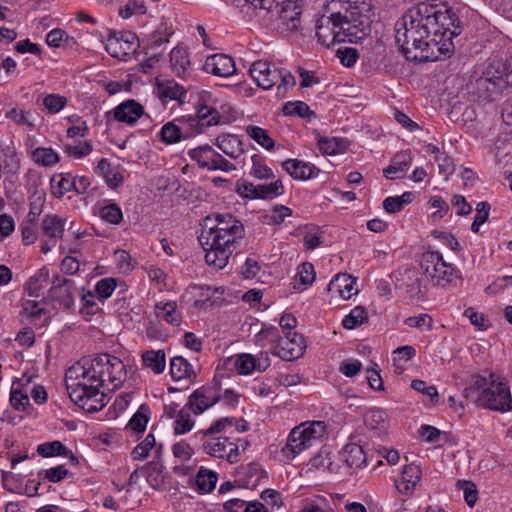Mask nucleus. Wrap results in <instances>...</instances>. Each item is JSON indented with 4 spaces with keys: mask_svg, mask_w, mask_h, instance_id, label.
<instances>
[{
    "mask_svg": "<svg viewBox=\"0 0 512 512\" xmlns=\"http://www.w3.org/2000/svg\"><path fill=\"white\" fill-rule=\"evenodd\" d=\"M330 16H322L316 25L319 43L329 48L341 42H357L370 31V0H331Z\"/></svg>",
    "mask_w": 512,
    "mask_h": 512,
    "instance_id": "3",
    "label": "nucleus"
},
{
    "mask_svg": "<svg viewBox=\"0 0 512 512\" xmlns=\"http://www.w3.org/2000/svg\"><path fill=\"white\" fill-rule=\"evenodd\" d=\"M142 365L155 374H161L166 366L165 352L163 350H148L142 354Z\"/></svg>",
    "mask_w": 512,
    "mask_h": 512,
    "instance_id": "30",
    "label": "nucleus"
},
{
    "mask_svg": "<svg viewBox=\"0 0 512 512\" xmlns=\"http://www.w3.org/2000/svg\"><path fill=\"white\" fill-rule=\"evenodd\" d=\"M156 441L153 434H148L145 439L139 443L132 451L133 458L136 460L145 459L149 451L155 446Z\"/></svg>",
    "mask_w": 512,
    "mask_h": 512,
    "instance_id": "57",
    "label": "nucleus"
},
{
    "mask_svg": "<svg viewBox=\"0 0 512 512\" xmlns=\"http://www.w3.org/2000/svg\"><path fill=\"white\" fill-rule=\"evenodd\" d=\"M387 415L381 409H370L364 415V423L366 427L373 431L383 432L387 428Z\"/></svg>",
    "mask_w": 512,
    "mask_h": 512,
    "instance_id": "35",
    "label": "nucleus"
},
{
    "mask_svg": "<svg viewBox=\"0 0 512 512\" xmlns=\"http://www.w3.org/2000/svg\"><path fill=\"white\" fill-rule=\"evenodd\" d=\"M172 452L175 458L179 459L181 463L190 460L193 455L192 447L184 441L175 443L172 447Z\"/></svg>",
    "mask_w": 512,
    "mask_h": 512,
    "instance_id": "63",
    "label": "nucleus"
},
{
    "mask_svg": "<svg viewBox=\"0 0 512 512\" xmlns=\"http://www.w3.org/2000/svg\"><path fill=\"white\" fill-rule=\"evenodd\" d=\"M464 395L478 407L506 413L512 410V395L508 381L499 375L489 373L472 377Z\"/></svg>",
    "mask_w": 512,
    "mask_h": 512,
    "instance_id": "5",
    "label": "nucleus"
},
{
    "mask_svg": "<svg viewBox=\"0 0 512 512\" xmlns=\"http://www.w3.org/2000/svg\"><path fill=\"white\" fill-rule=\"evenodd\" d=\"M68 120L73 123L71 127L67 129V136L70 138L74 137H85L88 132V126L85 121L80 117L72 116Z\"/></svg>",
    "mask_w": 512,
    "mask_h": 512,
    "instance_id": "59",
    "label": "nucleus"
},
{
    "mask_svg": "<svg viewBox=\"0 0 512 512\" xmlns=\"http://www.w3.org/2000/svg\"><path fill=\"white\" fill-rule=\"evenodd\" d=\"M420 266L426 278L436 286L448 287L460 278L459 272L451 264L446 263L438 251L425 252Z\"/></svg>",
    "mask_w": 512,
    "mask_h": 512,
    "instance_id": "8",
    "label": "nucleus"
},
{
    "mask_svg": "<svg viewBox=\"0 0 512 512\" xmlns=\"http://www.w3.org/2000/svg\"><path fill=\"white\" fill-rule=\"evenodd\" d=\"M96 214L106 223L118 225L123 220V213L120 206L116 203H109L100 206Z\"/></svg>",
    "mask_w": 512,
    "mask_h": 512,
    "instance_id": "37",
    "label": "nucleus"
},
{
    "mask_svg": "<svg viewBox=\"0 0 512 512\" xmlns=\"http://www.w3.org/2000/svg\"><path fill=\"white\" fill-rule=\"evenodd\" d=\"M228 119L223 118L213 107L201 106L196 115L182 116L168 122L159 131V139L165 144H174L192 134H199L205 128L225 124Z\"/></svg>",
    "mask_w": 512,
    "mask_h": 512,
    "instance_id": "6",
    "label": "nucleus"
},
{
    "mask_svg": "<svg viewBox=\"0 0 512 512\" xmlns=\"http://www.w3.org/2000/svg\"><path fill=\"white\" fill-rule=\"evenodd\" d=\"M405 324L409 327L430 330L433 320L428 314H419L418 316L409 317L405 320Z\"/></svg>",
    "mask_w": 512,
    "mask_h": 512,
    "instance_id": "62",
    "label": "nucleus"
},
{
    "mask_svg": "<svg viewBox=\"0 0 512 512\" xmlns=\"http://www.w3.org/2000/svg\"><path fill=\"white\" fill-rule=\"evenodd\" d=\"M65 230V220L53 214L45 215L41 222V231L50 242L56 244L61 239Z\"/></svg>",
    "mask_w": 512,
    "mask_h": 512,
    "instance_id": "23",
    "label": "nucleus"
},
{
    "mask_svg": "<svg viewBox=\"0 0 512 512\" xmlns=\"http://www.w3.org/2000/svg\"><path fill=\"white\" fill-rule=\"evenodd\" d=\"M194 420L192 419L189 411L185 409L174 421L173 430L177 435L185 434L192 430L194 426Z\"/></svg>",
    "mask_w": 512,
    "mask_h": 512,
    "instance_id": "53",
    "label": "nucleus"
},
{
    "mask_svg": "<svg viewBox=\"0 0 512 512\" xmlns=\"http://www.w3.org/2000/svg\"><path fill=\"white\" fill-rule=\"evenodd\" d=\"M412 159L408 152H400L396 154L392 163L383 170L384 176L387 179L402 178L408 171Z\"/></svg>",
    "mask_w": 512,
    "mask_h": 512,
    "instance_id": "27",
    "label": "nucleus"
},
{
    "mask_svg": "<svg viewBox=\"0 0 512 512\" xmlns=\"http://www.w3.org/2000/svg\"><path fill=\"white\" fill-rule=\"evenodd\" d=\"M204 69L206 72L219 77H229L236 71L232 57L226 54H215L208 57Z\"/></svg>",
    "mask_w": 512,
    "mask_h": 512,
    "instance_id": "19",
    "label": "nucleus"
},
{
    "mask_svg": "<svg viewBox=\"0 0 512 512\" xmlns=\"http://www.w3.org/2000/svg\"><path fill=\"white\" fill-rule=\"evenodd\" d=\"M249 74L255 83L265 90L276 85L281 76L278 67L263 60L254 62L249 69Z\"/></svg>",
    "mask_w": 512,
    "mask_h": 512,
    "instance_id": "14",
    "label": "nucleus"
},
{
    "mask_svg": "<svg viewBox=\"0 0 512 512\" xmlns=\"http://www.w3.org/2000/svg\"><path fill=\"white\" fill-rule=\"evenodd\" d=\"M215 145L232 159H237L244 153L242 141L233 134L219 135L215 139Z\"/></svg>",
    "mask_w": 512,
    "mask_h": 512,
    "instance_id": "26",
    "label": "nucleus"
},
{
    "mask_svg": "<svg viewBox=\"0 0 512 512\" xmlns=\"http://www.w3.org/2000/svg\"><path fill=\"white\" fill-rule=\"evenodd\" d=\"M305 341L302 335L296 332H288L284 337H280L274 347V354L281 359L291 361L303 355L305 350Z\"/></svg>",
    "mask_w": 512,
    "mask_h": 512,
    "instance_id": "13",
    "label": "nucleus"
},
{
    "mask_svg": "<svg viewBox=\"0 0 512 512\" xmlns=\"http://www.w3.org/2000/svg\"><path fill=\"white\" fill-rule=\"evenodd\" d=\"M157 92L161 98L179 100L183 102L186 91L182 86L173 80L157 81Z\"/></svg>",
    "mask_w": 512,
    "mask_h": 512,
    "instance_id": "31",
    "label": "nucleus"
},
{
    "mask_svg": "<svg viewBox=\"0 0 512 512\" xmlns=\"http://www.w3.org/2000/svg\"><path fill=\"white\" fill-rule=\"evenodd\" d=\"M188 155L193 161L197 162L201 168H205L210 171L220 170L229 172L236 169L231 162L226 160L210 145H203L191 149L189 150Z\"/></svg>",
    "mask_w": 512,
    "mask_h": 512,
    "instance_id": "11",
    "label": "nucleus"
},
{
    "mask_svg": "<svg viewBox=\"0 0 512 512\" xmlns=\"http://www.w3.org/2000/svg\"><path fill=\"white\" fill-rule=\"evenodd\" d=\"M117 287V279L107 277L99 280L95 285V291L99 298H109Z\"/></svg>",
    "mask_w": 512,
    "mask_h": 512,
    "instance_id": "56",
    "label": "nucleus"
},
{
    "mask_svg": "<svg viewBox=\"0 0 512 512\" xmlns=\"http://www.w3.org/2000/svg\"><path fill=\"white\" fill-rule=\"evenodd\" d=\"M368 320V313L362 306H356L342 320V325L346 329H354Z\"/></svg>",
    "mask_w": 512,
    "mask_h": 512,
    "instance_id": "44",
    "label": "nucleus"
},
{
    "mask_svg": "<svg viewBox=\"0 0 512 512\" xmlns=\"http://www.w3.org/2000/svg\"><path fill=\"white\" fill-rule=\"evenodd\" d=\"M64 151L69 157L81 159L93 151V145L91 141H81L77 144H65Z\"/></svg>",
    "mask_w": 512,
    "mask_h": 512,
    "instance_id": "49",
    "label": "nucleus"
},
{
    "mask_svg": "<svg viewBox=\"0 0 512 512\" xmlns=\"http://www.w3.org/2000/svg\"><path fill=\"white\" fill-rule=\"evenodd\" d=\"M146 13V7L141 0H129L126 5L119 10V15L123 19H128L133 15H143Z\"/></svg>",
    "mask_w": 512,
    "mask_h": 512,
    "instance_id": "55",
    "label": "nucleus"
},
{
    "mask_svg": "<svg viewBox=\"0 0 512 512\" xmlns=\"http://www.w3.org/2000/svg\"><path fill=\"white\" fill-rule=\"evenodd\" d=\"M297 277L304 286L314 282L316 274L314 266L311 263H303L298 267Z\"/></svg>",
    "mask_w": 512,
    "mask_h": 512,
    "instance_id": "60",
    "label": "nucleus"
},
{
    "mask_svg": "<svg viewBox=\"0 0 512 512\" xmlns=\"http://www.w3.org/2000/svg\"><path fill=\"white\" fill-rule=\"evenodd\" d=\"M32 160L37 165L48 167L58 163L60 157L52 148L39 147L33 150Z\"/></svg>",
    "mask_w": 512,
    "mask_h": 512,
    "instance_id": "38",
    "label": "nucleus"
},
{
    "mask_svg": "<svg viewBox=\"0 0 512 512\" xmlns=\"http://www.w3.org/2000/svg\"><path fill=\"white\" fill-rule=\"evenodd\" d=\"M67 474L68 470L63 465H58L39 473L43 479L53 483L61 481Z\"/></svg>",
    "mask_w": 512,
    "mask_h": 512,
    "instance_id": "61",
    "label": "nucleus"
},
{
    "mask_svg": "<svg viewBox=\"0 0 512 512\" xmlns=\"http://www.w3.org/2000/svg\"><path fill=\"white\" fill-rule=\"evenodd\" d=\"M301 7L296 1L288 0L281 4L276 18V25L282 33L298 30L301 23Z\"/></svg>",
    "mask_w": 512,
    "mask_h": 512,
    "instance_id": "15",
    "label": "nucleus"
},
{
    "mask_svg": "<svg viewBox=\"0 0 512 512\" xmlns=\"http://www.w3.org/2000/svg\"><path fill=\"white\" fill-rule=\"evenodd\" d=\"M284 193V186L280 180H276L269 184L257 185V198L272 199Z\"/></svg>",
    "mask_w": 512,
    "mask_h": 512,
    "instance_id": "47",
    "label": "nucleus"
},
{
    "mask_svg": "<svg viewBox=\"0 0 512 512\" xmlns=\"http://www.w3.org/2000/svg\"><path fill=\"white\" fill-rule=\"evenodd\" d=\"M125 374L124 363L110 354L83 358L66 370V389L78 406L87 412H96L106 404L104 390L119 388Z\"/></svg>",
    "mask_w": 512,
    "mask_h": 512,
    "instance_id": "2",
    "label": "nucleus"
},
{
    "mask_svg": "<svg viewBox=\"0 0 512 512\" xmlns=\"http://www.w3.org/2000/svg\"><path fill=\"white\" fill-rule=\"evenodd\" d=\"M170 374L174 381L186 380L194 382L197 374L192 365L182 356L173 357L170 361Z\"/></svg>",
    "mask_w": 512,
    "mask_h": 512,
    "instance_id": "24",
    "label": "nucleus"
},
{
    "mask_svg": "<svg viewBox=\"0 0 512 512\" xmlns=\"http://www.w3.org/2000/svg\"><path fill=\"white\" fill-rule=\"evenodd\" d=\"M222 396L214 385H206L196 389L188 398L186 407L195 415H200L220 401Z\"/></svg>",
    "mask_w": 512,
    "mask_h": 512,
    "instance_id": "12",
    "label": "nucleus"
},
{
    "mask_svg": "<svg viewBox=\"0 0 512 512\" xmlns=\"http://www.w3.org/2000/svg\"><path fill=\"white\" fill-rule=\"evenodd\" d=\"M22 315L35 325H45L48 321V315L41 302L26 300L22 304Z\"/></svg>",
    "mask_w": 512,
    "mask_h": 512,
    "instance_id": "28",
    "label": "nucleus"
},
{
    "mask_svg": "<svg viewBox=\"0 0 512 512\" xmlns=\"http://www.w3.org/2000/svg\"><path fill=\"white\" fill-rule=\"evenodd\" d=\"M170 63L173 72H175L177 76L183 77L190 66L187 51L180 47L173 48L170 53Z\"/></svg>",
    "mask_w": 512,
    "mask_h": 512,
    "instance_id": "33",
    "label": "nucleus"
},
{
    "mask_svg": "<svg viewBox=\"0 0 512 512\" xmlns=\"http://www.w3.org/2000/svg\"><path fill=\"white\" fill-rule=\"evenodd\" d=\"M461 33L460 21L448 8L419 3L395 25V41L407 60L428 61L454 51L453 38Z\"/></svg>",
    "mask_w": 512,
    "mask_h": 512,
    "instance_id": "1",
    "label": "nucleus"
},
{
    "mask_svg": "<svg viewBox=\"0 0 512 512\" xmlns=\"http://www.w3.org/2000/svg\"><path fill=\"white\" fill-rule=\"evenodd\" d=\"M245 132L251 139L261 145L263 148L267 150H272L274 148V140L268 135L265 129L255 125H248L245 128Z\"/></svg>",
    "mask_w": 512,
    "mask_h": 512,
    "instance_id": "39",
    "label": "nucleus"
},
{
    "mask_svg": "<svg viewBox=\"0 0 512 512\" xmlns=\"http://www.w3.org/2000/svg\"><path fill=\"white\" fill-rule=\"evenodd\" d=\"M217 482L216 473L200 469L196 475L195 483L199 491L207 493L215 488Z\"/></svg>",
    "mask_w": 512,
    "mask_h": 512,
    "instance_id": "46",
    "label": "nucleus"
},
{
    "mask_svg": "<svg viewBox=\"0 0 512 512\" xmlns=\"http://www.w3.org/2000/svg\"><path fill=\"white\" fill-rule=\"evenodd\" d=\"M10 403L16 410L25 411L29 405L27 392L22 388H16L15 384H13L10 393Z\"/></svg>",
    "mask_w": 512,
    "mask_h": 512,
    "instance_id": "54",
    "label": "nucleus"
},
{
    "mask_svg": "<svg viewBox=\"0 0 512 512\" xmlns=\"http://www.w3.org/2000/svg\"><path fill=\"white\" fill-rule=\"evenodd\" d=\"M413 200V193L405 192L401 196L387 197L383 201V208L388 213H396L401 211L405 205L411 203Z\"/></svg>",
    "mask_w": 512,
    "mask_h": 512,
    "instance_id": "43",
    "label": "nucleus"
},
{
    "mask_svg": "<svg viewBox=\"0 0 512 512\" xmlns=\"http://www.w3.org/2000/svg\"><path fill=\"white\" fill-rule=\"evenodd\" d=\"M42 104L47 112L55 114L60 112L67 104V98L59 94H47L43 97Z\"/></svg>",
    "mask_w": 512,
    "mask_h": 512,
    "instance_id": "51",
    "label": "nucleus"
},
{
    "mask_svg": "<svg viewBox=\"0 0 512 512\" xmlns=\"http://www.w3.org/2000/svg\"><path fill=\"white\" fill-rule=\"evenodd\" d=\"M416 354V350L411 345L398 347L393 351V364L397 373L404 371V364L411 360Z\"/></svg>",
    "mask_w": 512,
    "mask_h": 512,
    "instance_id": "40",
    "label": "nucleus"
},
{
    "mask_svg": "<svg viewBox=\"0 0 512 512\" xmlns=\"http://www.w3.org/2000/svg\"><path fill=\"white\" fill-rule=\"evenodd\" d=\"M204 453L231 464L240 460V446L224 436H200Z\"/></svg>",
    "mask_w": 512,
    "mask_h": 512,
    "instance_id": "9",
    "label": "nucleus"
},
{
    "mask_svg": "<svg viewBox=\"0 0 512 512\" xmlns=\"http://www.w3.org/2000/svg\"><path fill=\"white\" fill-rule=\"evenodd\" d=\"M49 282V271L47 268L40 269L34 276L27 282L28 289L31 294H38V292L46 287Z\"/></svg>",
    "mask_w": 512,
    "mask_h": 512,
    "instance_id": "52",
    "label": "nucleus"
},
{
    "mask_svg": "<svg viewBox=\"0 0 512 512\" xmlns=\"http://www.w3.org/2000/svg\"><path fill=\"white\" fill-rule=\"evenodd\" d=\"M108 114H113L115 120L133 125L144 114L143 106L135 100H127L117 105Z\"/></svg>",
    "mask_w": 512,
    "mask_h": 512,
    "instance_id": "18",
    "label": "nucleus"
},
{
    "mask_svg": "<svg viewBox=\"0 0 512 512\" xmlns=\"http://www.w3.org/2000/svg\"><path fill=\"white\" fill-rule=\"evenodd\" d=\"M320 151L326 155H336L346 150V142L337 138L321 137L318 140Z\"/></svg>",
    "mask_w": 512,
    "mask_h": 512,
    "instance_id": "45",
    "label": "nucleus"
},
{
    "mask_svg": "<svg viewBox=\"0 0 512 512\" xmlns=\"http://www.w3.org/2000/svg\"><path fill=\"white\" fill-rule=\"evenodd\" d=\"M234 426L233 417H224L213 422L207 429L197 432L198 436H220L221 433H226L229 428Z\"/></svg>",
    "mask_w": 512,
    "mask_h": 512,
    "instance_id": "41",
    "label": "nucleus"
},
{
    "mask_svg": "<svg viewBox=\"0 0 512 512\" xmlns=\"http://www.w3.org/2000/svg\"><path fill=\"white\" fill-rule=\"evenodd\" d=\"M464 316L467 317L471 324L479 330H486L489 327V321L482 313H478L474 308L469 307L464 311Z\"/></svg>",
    "mask_w": 512,
    "mask_h": 512,
    "instance_id": "64",
    "label": "nucleus"
},
{
    "mask_svg": "<svg viewBox=\"0 0 512 512\" xmlns=\"http://www.w3.org/2000/svg\"><path fill=\"white\" fill-rule=\"evenodd\" d=\"M279 72L281 73V76L279 77V82L276 84L277 94L284 95L288 90L295 86L296 80L292 73L286 69L279 68Z\"/></svg>",
    "mask_w": 512,
    "mask_h": 512,
    "instance_id": "58",
    "label": "nucleus"
},
{
    "mask_svg": "<svg viewBox=\"0 0 512 512\" xmlns=\"http://www.w3.org/2000/svg\"><path fill=\"white\" fill-rule=\"evenodd\" d=\"M78 294V289L72 280L59 277L53 281V285L50 289L51 297L57 299L66 309L73 307L75 297Z\"/></svg>",
    "mask_w": 512,
    "mask_h": 512,
    "instance_id": "17",
    "label": "nucleus"
},
{
    "mask_svg": "<svg viewBox=\"0 0 512 512\" xmlns=\"http://www.w3.org/2000/svg\"><path fill=\"white\" fill-rule=\"evenodd\" d=\"M301 512H334L329 501L320 495L303 501Z\"/></svg>",
    "mask_w": 512,
    "mask_h": 512,
    "instance_id": "42",
    "label": "nucleus"
},
{
    "mask_svg": "<svg viewBox=\"0 0 512 512\" xmlns=\"http://www.w3.org/2000/svg\"><path fill=\"white\" fill-rule=\"evenodd\" d=\"M51 184L53 195L61 198L73 190V176L70 173L56 174L52 177Z\"/></svg>",
    "mask_w": 512,
    "mask_h": 512,
    "instance_id": "36",
    "label": "nucleus"
},
{
    "mask_svg": "<svg viewBox=\"0 0 512 512\" xmlns=\"http://www.w3.org/2000/svg\"><path fill=\"white\" fill-rule=\"evenodd\" d=\"M139 39L133 32H110L105 41L106 51L114 58L126 61L139 48Z\"/></svg>",
    "mask_w": 512,
    "mask_h": 512,
    "instance_id": "10",
    "label": "nucleus"
},
{
    "mask_svg": "<svg viewBox=\"0 0 512 512\" xmlns=\"http://www.w3.org/2000/svg\"><path fill=\"white\" fill-rule=\"evenodd\" d=\"M326 434V424L323 421L304 422L294 427L282 448L285 457L293 459L304 450L316 445Z\"/></svg>",
    "mask_w": 512,
    "mask_h": 512,
    "instance_id": "7",
    "label": "nucleus"
},
{
    "mask_svg": "<svg viewBox=\"0 0 512 512\" xmlns=\"http://www.w3.org/2000/svg\"><path fill=\"white\" fill-rule=\"evenodd\" d=\"M421 475L422 472L418 465L414 463L405 465L400 479L395 480L396 489L403 495H411L420 481Z\"/></svg>",
    "mask_w": 512,
    "mask_h": 512,
    "instance_id": "20",
    "label": "nucleus"
},
{
    "mask_svg": "<svg viewBox=\"0 0 512 512\" xmlns=\"http://www.w3.org/2000/svg\"><path fill=\"white\" fill-rule=\"evenodd\" d=\"M282 167L295 180H307L320 172L315 165L298 159H288L282 163Z\"/></svg>",
    "mask_w": 512,
    "mask_h": 512,
    "instance_id": "21",
    "label": "nucleus"
},
{
    "mask_svg": "<svg viewBox=\"0 0 512 512\" xmlns=\"http://www.w3.org/2000/svg\"><path fill=\"white\" fill-rule=\"evenodd\" d=\"M37 452L42 457H53L59 455H68V449L60 441H52L40 444L37 448Z\"/></svg>",
    "mask_w": 512,
    "mask_h": 512,
    "instance_id": "48",
    "label": "nucleus"
},
{
    "mask_svg": "<svg viewBox=\"0 0 512 512\" xmlns=\"http://www.w3.org/2000/svg\"><path fill=\"white\" fill-rule=\"evenodd\" d=\"M155 315L168 324L178 326L181 323V313L175 301L158 302L155 304Z\"/></svg>",
    "mask_w": 512,
    "mask_h": 512,
    "instance_id": "29",
    "label": "nucleus"
},
{
    "mask_svg": "<svg viewBox=\"0 0 512 512\" xmlns=\"http://www.w3.org/2000/svg\"><path fill=\"white\" fill-rule=\"evenodd\" d=\"M503 84L504 81L500 77L495 79L491 77H481L476 81V86L481 96L489 100L494 99V96L499 93Z\"/></svg>",
    "mask_w": 512,
    "mask_h": 512,
    "instance_id": "32",
    "label": "nucleus"
},
{
    "mask_svg": "<svg viewBox=\"0 0 512 512\" xmlns=\"http://www.w3.org/2000/svg\"><path fill=\"white\" fill-rule=\"evenodd\" d=\"M245 236L243 224L230 213H217L203 220L199 242L205 250V261L215 269H223L236 245Z\"/></svg>",
    "mask_w": 512,
    "mask_h": 512,
    "instance_id": "4",
    "label": "nucleus"
},
{
    "mask_svg": "<svg viewBox=\"0 0 512 512\" xmlns=\"http://www.w3.org/2000/svg\"><path fill=\"white\" fill-rule=\"evenodd\" d=\"M355 285L356 279L351 275L345 273L338 274L330 281L328 291L336 292L342 299L348 300L358 293V289Z\"/></svg>",
    "mask_w": 512,
    "mask_h": 512,
    "instance_id": "22",
    "label": "nucleus"
},
{
    "mask_svg": "<svg viewBox=\"0 0 512 512\" xmlns=\"http://www.w3.org/2000/svg\"><path fill=\"white\" fill-rule=\"evenodd\" d=\"M270 366V357L267 352H259L257 355L243 353L236 355L234 367L241 375H249L253 372H264Z\"/></svg>",
    "mask_w": 512,
    "mask_h": 512,
    "instance_id": "16",
    "label": "nucleus"
},
{
    "mask_svg": "<svg viewBox=\"0 0 512 512\" xmlns=\"http://www.w3.org/2000/svg\"><path fill=\"white\" fill-rule=\"evenodd\" d=\"M342 457L351 468H360L366 460L363 448L355 443L347 444L344 447Z\"/></svg>",
    "mask_w": 512,
    "mask_h": 512,
    "instance_id": "34",
    "label": "nucleus"
},
{
    "mask_svg": "<svg viewBox=\"0 0 512 512\" xmlns=\"http://www.w3.org/2000/svg\"><path fill=\"white\" fill-rule=\"evenodd\" d=\"M148 411L149 409L142 405L139 410L132 416L126 426V429H130L135 432L144 431L148 423Z\"/></svg>",
    "mask_w": 512,
    "mask_h": 512,
    "instance_id": "50",
    "label": "nucleus"
},
{
    "mask_svg": "<svg viewBox=\"0 0 512 512\" xmlns=\"http://www.w3.org/2000/svg\"><path fill=\"white\" fill-rule=\"evenodd\" d=\"M95 171L99 176L104 178L106 184L110 188H117L122 185L124 181L121 169L119 167L112 166L105 158H102L98 162Z\"/></svg>",
    "mask_w": 512,
    "mask_h": 512,
    "instance_id": "25",
    "label": "nucleus"
}]
</instances>
